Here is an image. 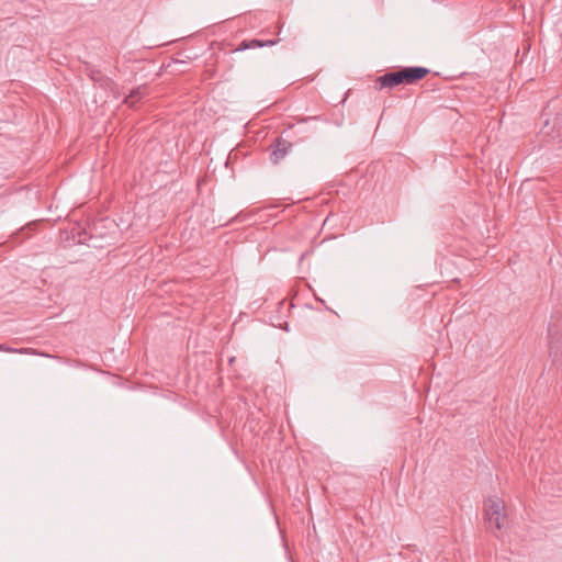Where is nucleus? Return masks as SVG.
Instances as JSON below:
<instances>
[{"label":"nucleus","mask_w":562,"mask_h":562,"mask_svg":"<svg viewBox=\"0 0 562 562\" xmlns=\"http://www.w3.org/2000/svg\"><path fill=\"white\" fill-rule=\"evenodd\" d=\"M282 329H283V331H288L289 330L288 323H283Z\"/></svg>","instance_id":"nucleus-9"},{"label":"nucleus","mask_w":562,"mask_h":562,"mask_svg":"<svg viewBox=\"0 0 562 562\" xmlns=\"http://www.w3.org/2000/svg\"><path fill=\"white\" fill-rule=\"evenodd\" d=\"M400 85H403L401 81V76L398 71L386 72L383 76H380L375 80V87L379 90L384 88L393 89Z\"/></svg>","instance_id":"nucleus-3"},{"label":"nucleus","mask_w":562,"mask_h":562,"mask_svg":"<svg viewBox=\"0 0 562 562\" xmlns=\"http://www.w3.org/2000/svg\"><path fill=\"white\" fill-rule=\"evenodd\" d=\"M0 351H7V352H24L23 349L16 350L12 348H5L3 345H0Z\"/></svg>","instance_id":"nucleus-8"},{"label":"nucleus","mask_w":562,"mask_h":562,"mask_svg":"<svg viewBox=\"0 0 562 562\" xmlns=\"http://www.w3.org/2000/svg\"><path fill=\"white\" fill-rule=\"evenodd\" d=\"M233 151H234V149H233V150L231 151V154L228 155V158H229V159H231V158H232V156H233Z\"/></svg>","instance_id":"nucleus-11"},{"label":"nucleus","mask_w":562,"mask_h":562,"mask_svg":"<svg viewBox=\"0 0 562 562\" xmlns=\"http://www.w3.org/2000/svg\"><path fill=\"white\" fill-rule=\"evenodd\" d=\"M285 154H286V149L283 147L282 155L285 156Z\"/></svg>","instance_id":"nucleus-10"},{"label":"nucleus","mask_w":562,"mask_h":562,"mask_svg":"<svg viewBox=\"0 0 562 562\" xmlns=\"http://www.w3.org/2000/svg\"><path fill=\"white\" fill-rule=\"evenodd\" d=\"M403 85H413L429 74V69L425 67H404L397 70Z\"/></svg>","instance_id":"nucleus-2"},{"label":"nucleus","mask_w":562,"mask_h":562,"mask_svg":"<svg viewBox=\"0 0 562 562\" xmlns=\"http://www.w3.org/2000/svg\"><path fill=\"white\" fill-rule=\"evenodd\" d=\"M549 353L552 358V361L555 362L559 360L562 351V335H560L558 331H553L552 329H549Z\"/></svg>","instance_id":"nucleus-4"},{"label":"nucleus","mask_w":562,"mask_h":562,"mask_svg":"<svg viewBox=\"0 0 562 562\" xmlns=\"http://www.w3.org/2000/svg\"><path fill=\"white\" fill-rule=\"evenodd\" d=\"M503 502L498 497H490L485 503V524L486 527L495 532L505 526L506 517L502 513Z\"/></svg>","instance_id":"nucleus-1"},{"label":"nucleus","mask_w":562,"mask_h":562,"mask_svg":"<svg viewBox=\"0 0 562 562\" xmlns=\"http://www.w3.org/2000/svg\"><path fill=\"white\" fill-rule=\"evenodd\" d=\"M140 98L139 91H133L126 99L125 103H127L130 106H133L135 102Z\"/></svg>","instance_id":"nucleus-6"},{"label":"nucleus","mask_w":562,"mask_h":562,"mask_svg":"<svg viewBox=\"0 0 562 562\" xmlns=\"http://www.w3.org/2000/svg\"><path fill=\"white\" fill-rule=\"evenodd\" d=\"M274 44H277L276 40H270L267 42H260V41L254 40L250 42V44L243 43L240 46V49H246V48H250V47H262L266 45H274Z\"/></svg>","instance_id":"nucleus-5"},{"label":"nucleus","mask_w":562,"mask_h":562,"mask_svg":"<svg viewBox=\"0 0 562 562\" xmlns=\"http://www.w3.org/2000/svg\"><path fill=\"white\" fill-rule=\"evenodd\" d=\"M281 145V142H278L276 143V147L274 149L272 150L271 153V160L274 162V164H278L279 162V159H280V155H279V151H280V148L279 146Z\"/></svg>","instance_id":"nucleus-7"}]
</instances>
